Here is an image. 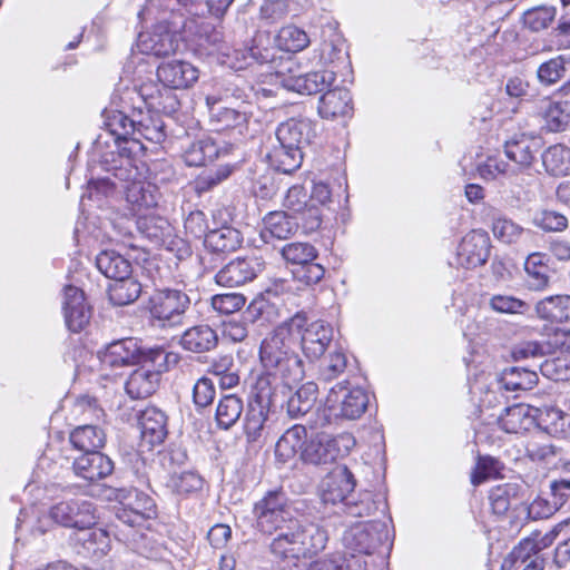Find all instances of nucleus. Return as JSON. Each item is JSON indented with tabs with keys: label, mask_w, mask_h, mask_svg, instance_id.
I'll return each instance as SVG.
<instances>
[{
	"label": "nucleus",
	"mask_w": 570,
	"mask_h": 570,
	"mask_svg": "<svg viewBox=\"0 0 570 570\" xmlns=\"http://www.w3.org/2000/svg\"><path fill=\"white\" fill-rule=\"evenodd\" d=\"M273 535L268 551L276 560L288 561L303 558L304 548L297 534V520Z\"/></svg>",
	"instance_id": "obj_25"
},
{
	"label": "nucleus",
	"mask_w": 570,
	"mask_h": 570,
	"mask_svg": "<svg viewBox=\"0 0 570 570\" xmlns=\"http://www.w3.org/2000/svg\"><path fill=\"white\" fill-rule=\"evenodd\" d=\"M50 519L62 527L78 531L96 523V509L91 501L83 498L63 499L49 510Z\"/></svg>",
	"instance_id": "obj_11"
},
{
	"label": "nucleus",
	"mask_w": 570,
	"mask_h": 570,
	"mask_svg": "<svg viewBox=\"0 0 570 570\" xmlns=\"http://www.w3.org/2000/svg\"><path fill=\"white\" fill-rule=\"evenodd\" d=\"M297 534L303 546V558L322 551L327 543L328 535L326 530L317 523L302 524L297 520Z\"/></svg>",
	"instance_id": "obj_48"
},
{
	"label": "nucleus",
	"mask_w": 570,
	"mask_h": 570,
	"mask_svg": "<svg viewBox=\"0 0 570 570\" xmlns=\"http://www.w3.org/2000/svg\"><path fill=\"white\" fill-rule=\"evenodd\" d=\"M557 10L554 7H537L524 12L523 22L532 31H541L554 20Z\"/></svg>",
	"instance_id": "obj_59"
},
{
	"label": "nucleus",
	"mask_w": 570,
	"mask_h": 570,
	"mask_svg": "<svg viewBox=\"0 0 570 570\" xmlns=\"http://www.w3.org/2000/svg\"><path fill=\"white\" fill-rule=\"evenodd\" d=\"M149 348L142 347L136 338L127 337L108 344L99 353V360L111 368L136 365L144 362Z\"/></svg>",
	"instance_id": "obj_18"
},
{
	"label": "nucleus",
	"mask_w": 570,
	"mask_h": 570,
	"mask_svg": "<svg viewBox=\"0 0 570 570\" xmlns=\"http://www.w3.org/2000/svg\"><path fill=\"white\" fill-rule=\"evenodd\" d=\"M277 145L267 154L268 161L277 171L291 174L303 161V150L315 137V124L307 118H291L281 122L275 131Z\"/></svg>",
	"instance_id": "obj_3"
},
{
	"label": "nucleus",
	"mask_w": 570,
	"mask_h": 570,
	"mask_svg": "<svg viewBox=\"0 0 570 570\" xmlns=\"http://www.w3.org/2000/svg\"><path fill=\"white\" fill-rule=\"evenodd\" d=\"M490 307L502 314H524L529 304L512 295H493L489 301Z\"/></svg>",
	"instance_id": "obj_64"
},
{
	"label": "nucleus",
	"mask_w": 570,
	"mask_h": 570,
	"mask_svg": "<svg viewBox=\"0 0 570 570\" xmlns=\"http://www.w3.org/2000/svg\"><path fill=\"white\" fill-rule=\"evenodd\" d=\"M292 318H299V330L295 331V343L298 340L304 355L309 360H318L324 355L334 338L333 326L322 320L307 322L302 314H296Z\"/></svg>",
	"instance_id": "obj_9"
},
{
	"label": "nucleus",
	"mask_w": 570,
	"mask_h": 570,
	"mask_svg": "<svg viewBox=\"0 0 570 570\" xmlns=\"http://www.w3.org/2000/svg\"><path fill=\"white\" fill-rule=\"evenodd\" d=\"M537 76L539 81L546 86L564 80L562 88L570 91V55H559L541 63Z\"/></svg>",
	"instance_id": "obj_37"
},
{
	"label": "nucleus",
	"mask_w": 570,
	"mask_h": 570,
	"mask_svg": "<svg viewBox=\"0 0 570 570\" xmlns=\"http://www.w3.org/2000/svg\"><path fill=\"white\" fill-rule=\"evenodd\" d=\"M311 38L305 30L294 24L282 27L276 37V47L285 52H299L308 47Z\"/></svg>",
	"instance_id": "obj_52"
},
{
	"label": "nucleus",
	"mask_w": 570,
	"mask_h": 570,
	"mask_svg": "<svg viewBox=\"0 0 570 570\" xmlns=\"http://www.w3.org/2000/svg\"><path fill=\"white\" fill-rule=\"evenodd\" d=\"M110 173L125 184L122 188L132 216L141 215L142 209H150L158 204V188L149 181L137 179L138 173L128 180L120 179L114 171Z\"/></svg>",
	"instance_id": "obj_22"
},
{
	"label": "nucleus",
	"mask_w": 570,
	"mask_h": 570,
	"mask_svg": "<svg viewBox=\"0 0 570 570\" xmlns=\"http://www.w3.org/2000/svg\"><path fill=\"white\" fill-rule=\"evenodd\" d=\"M262 257L250 255L236 257L224 265L215 275V282L224 287H238L253 282L264 269Z\"/></svg>",
	"instance_id": "obj_12"
},
{
	"label": "nucleus",
	"mask_w": 570,
	"mask_h": 570,
	"mask_svg": "<svg viewBox=\"0 0 570 570\" xmlns=\"http://www.w3.org/2000/svg\"><path fill=\"white\" fill-rule=\"evenodd\" d=\"M205 246L215 253L236 250L242 244L240 233L232 226L208 230L204 239Z\"/></svg>",
	"instance_id": "obj_46"
},
{
	"label": "nucleus",
	"mask_w": 570,
	"mask_h": 570,
	"mask_svg": "<svg viewBox=\"0 0 570 570\" xmlns=\"http://www.w3.org/2000/svg\"><path fill=\"white\" fill-rule=\"evenodd\" d=\"M538 383V374L523 367H510L497 375L492 381L495 393L531 390Z\"/></svg>",
	"instance_id": "obj_29"
},
{
	"label": "nucleus",
	"mask_w": 570,
	"mask_h": 570,
	"mask_svg": "<svg viewBox=\"0 0 570 570\" xmlns=\"http://www.w3.org/2000/svg\"><path fill=\"white\" fill-rule=\"evenodd\" d=\"M246 304V297L239 293H224L213 295L212 308L222 315H229L240 311Z\"/></svg>",
	"instance_id": "obj_60"
},
{
	"label": "nucleus",
	"mask_w": 570,
	"mask_h": 570,
	"mask_svg": "<svg viewBox=\"0 0 570 570\" xmlns=\"http://www.w3.org/2000/svg\"><path fill=\"white\" fill-rule=\"evenodd\" d=\"M134 217L135 216L131 214L130 216L125 215L111 219L110 224L114 232L111 240L130 248H136V245L130 242L134 237V230L136 229V219H134Z\"/></svg>",
	"instance_id": "obj_62"
},
{
	"label": "nucleus",
	"mask_w": 570,
	"mask_h": 570,
	"mask_svg": "<svg viewBox=\"0 0 570 570\" xmlns=\"http://www.w3.org/2000/svg\"><path fill=\"white\" fill-rule=\"evenodd\" d=\"M296 384V382H287V380L263 370L253 384L252 393L254 399L249 403H259L261 405L271 406L273 397L278 390H291Z\"/></svg>",
	"instance_id": "obj_35"
},
{
	"label": "nucleus",
	"mask_w": 570,
	"mask_h": 570,
	"mask_svg": "<svg viewBox=\"0 0 570 570\" xmlns=\"http://www.w3.org/2000/svg\"><path fill=\"white\" fill-rule=\"evenodd\" d=\"M368 395L362 387H351L347 380L334 385L325 400L328 419L356 420L367 409Z\"/></svg>",
	"instance_id": "obj_7"
},
{
	"label": "nucleus",
	"mask_w": 570,
	"mask_h": 570,
	"mask_svg": "<svg viewBox=\"0 0 570 570\" xmlns=\"http://www.w3.org/2000/svg\"><path fill=\"white\" fill-rule=\"evenodd\" d=\"M72 471L78 478L96 482L112 473L114 462L99 450L85 452L73 456Z\"/></svg>",
	"instance_id": "obj_23"
},
{
	"label": "nucleus",
	"mask_w": 570,
	"mask_h": 570,
	"mask_svg": "<svg viewBox=\"0 0 570 570\" xmlns=\"http://www.w3.org/2000/svg\"><path fill=\"white\" fill-rule=\"evenodd\" d=\"M348 366V358L342 348H335L324 357L320 365L318 379L324 382H332L342 376Z\"/></svg>",
	"instance_id": "obj_55"
},
{
	"label": "nucleus",
	"mask_w": 570,
	"mask_h": 570,
	"mask_svg": "<svg viewBox=\"0 0 570 570\" xmlns=\"http://www.w3.org/2000/svg\"><path fill=\"white\" fill-rule=\"evenodd\" d=\"M567 527H570V518L559 522L554 528L546 533L534 532L530 538L523 539L518 547L512 550L513 559H527L530 553L538 554L539 551L553 543L557 535Z\"/></svg>",
	"instance_id": "obj_33"
},
{
	"label": "nucleus",
	"mask_w": 570,
	"mask_h": 570,
	"mask_svg": "<svg viewBox=\"0 0 570 570\" xmlns=\"http://www.w3.org/2000/svg\"><path fill=\"white\" fill-rule=\"evenodd\" d=\"M317 399V385L313 382L303 384L292 394L286 404V410L292 419H298L307 414L314 406Z\"/></svg>",
	"instance_id": "obj_50"
},
{
	"label": "nucleus",
	"mask_w": 570,
	"mask_h": 570,
	"mask_svg": "<svg viewBox=\"0 0 570 570\" xmlns=\"http://www.w3.org/2000/svg\"><path fill=\"white\" fill-rule=\"evenodd\" d=\"M106 135L94 144L92 155L99 159L106 171H114L120 179L128 180L137 174L132 157L144 149L141 139L160 144L166 138L165 124L153 110L142 107L132 110H104Z\"/></svg>",
	"instance_id": "obj_1"
},
{
	"label": "nucleus",
	"mask_w": 570,
	"mask_h": 570,
	"mask_svg": "<svg viewBox=\"0 0 570 570\" xmlns=\"http://www.w3.org/2000/svg\"><path fill=\"white\" fill-rule=\"evenodd\" d=\"M491 240L482 230H472L466 234L456 253V262L464 268H475L487 263L490 256Z\"/></svg>",
	"instance_id": "obj_21"
},
{
	"label": "nucleus",
	"mask_w": 570,
	"mask_h": 570,
	"mask_svg": "<svg viewBox=\"0 0 570 570\" xmlns=\"http://www.w3.org/2000/svg\"><path fill=\"white\" fill-rule=\"evenodd\" d=\"M281 255L287 263L301 266L315 261L318 253L309 243L295 242L284 245Z\"/></svg>",
	"instance_id": "obj_57"
},
{
	"label": "nucleus",
	"mask_w": 570,
	"mask_h": 570,
	"mask_svg": "<svg viewBox=\"0 0 570 570\" xmlns=\"http://www.w3.org/2000/svg\"><path fill=\"white\" fill-rule=\"evenodd\" d=\"M492 233L504 244L517 243L523 234V228L508 217H497L492 223Z\"/></svg>",
	"instance_id": "obj_61"
},
{
	"label": "nucleus",
	"mask_w": 570,
	"mask_h": 570,
	"mask_svg": "<svg viewBox=\"0 0 570 570\" xmlns=\"http://www.w3.org/2000/svg\"><path fill=\"white\" fill-rule=\"evenodd\" d=\"M61 309L67 328L73 333L82 331L91 317V309L83 291L73 285L63 287Z\"/></svg>",
	"instance_id": "obj_19"
},
{
	"label": "nucleus",
	"mask_w": 570,
	"mask_h": 570,
	"mask_svg": "<svg viewBox=\"0 0 570 570\" xmlns=\"http://www.w3.org/2000/svg\"><path fill=\"white\" fill-rule=\"evenodd\" d=\"M69 441L80 453L98 451L105 445L106 434L97 425L86 424L71 431Z\"/></svg>",
	"instance_id": "obj_44"
},
{
	"label": "nucleus",
	"mask_w": 570,
	"mask_h": 570,
	"mask_svg": "<svg viewBox=\"0 0 570 570\" xmlns=\"http://www.w3.org/2000/svg\"><path fill=\"white\" fill-rule=\"evenodd\" d=\"M136 46L140 53L160 58L177 50L178 38L167 22L160 21L150 30L139 32Z\"/></svg>",
	"instance_id": "obj_17"
},
{
	"label": "nucleus",
	"mask_w": 570,
	"mask_h": 570,
	"mask_svg": "<svg viewBox=\"0 0 570 570\" xmlns=\"http://www.w3.org/2000/svg\"><path fill=\"white\" fill-rule=\"evenodd\" d=\"M542 164L552 176H567L570 174V149L564 145L550 146L542 154Z\"/></svg>",
	"instance_id": "obj_53"
},
{
	"label": "nucleus",
	"mask_w": 570,
	"mask_h": 570,
	"mask_svg": "<svg viewBox=\"0 0 570 570\" xmlns=\"http://www.w3.org/2000/svg\"><path fill=\"white\" fill-rule=\"evenodd\" d=\"M190 305L189 296L178 288L156 289L149 297L148 311L160 327H174L183 324Z\"/></svg>",
	"instance_id": "obj_8"
},
{
	"label": "nucleus",
	"mask_w": 570,
	"mask_h": 570,
	"mask_svg": "<svg viewBox=\"0 0 570 570\" xmlns=\"http://www.w3.org/2000/svg\"><path fill=\"white\" fill-rule=\"evenodd\" d=\"M161 88L153 81L146 83H134L132 87L119 86L111 96L110 108L114 110H132L145 106L147 110L154 109V104L160 95Z\"/></svg>",
	"instance_id": "obj_14"
},
{
	"label": "nucleus",
	"mask_w": 570,
	"mask_h": 570,
	"mask_svg": "<svg viewBox=\"0 0 570 570\" xmlns=\"http://www.w3.org/2000/svg\"><path fill=\"white\" fill-rule=\"evenodd\" d=\"M389 541V529L384 521L371 520L350 527L343 535V544L353 552L372 554Z\"/></svg>",
	"instance_id": "obj_10"
},
{
	"label": "nucleus",
	"mask_w": 570,
	"mask_h": 570,
	"mask_svg": "<svg viewBox=\"0 0 570 570\" xmlns=\"http://www.w3.org/2000/svg\"><path fill=\"white\" fill-rule=\"evenodd\" d=\"M386 502L370 491H363L358 494H352L341 511L351 518H371L376 512H383Z\"/></svg>",
	"instance_id": "obj_34"
},
{
	"label": "nucleus",
	"mask_w": 570,
	"mask_h": 570,
	"mask_svg": "<svg viewBox=\"0 0 570 570\" xmlns=\"http://www.w3.org/2000/svg\"><path fill=\"white\" fill-rule=\"evenodd\" d=\"M299 318H289L268 333L259 345L262 368L287 382L299 383L304 377L303 361L296 352L295 331Z\"/></svg>",
	"instance_id": "obj_2"
},
{
	"label": "nucleus",
	"mask_w": 570,
	"mask_h": 570,
	"mask_svg": "<svg viewBox=\"0 0 570 570\" xmlns=\"http://www.w3.org/2000/svg\"><path fill=\"white\" fill-rule=\"evenodd\" d=\"M210 118L219 122L223 127H237L247 124L249 112L245 109L222 106L214 108Z\"/></svg>",
	"instance_id": "obj_63"
},
{
	"label": "nucleus",
	"mask_w": 570,
	"mask_h": 570,
	"mask_svg": "<svg viewBox=\"0 0 570 570\" xmlns=\"http://www.w3.org/2000/svg\"><path fill=\"white\" fill-rule=\"evenodd\" d=\"M219 150L210 137H204L191 142L184 154L185 163L190 167L206 165L218 157Z\"/></svg>",
	"instance_id": "obj_51"
},
{
	"label": "nucleus",
	"mask_w": 570,
	"mask_h": 570,
	"mask_svg": "<svg viewBox=\"0 0 570 570\" xmlns=\"http://www.w3.org/2000/svg\"><path fill=\"white\" fill-rule=\"evenodd\" d=\"M352 110V96L345 88L327 90L320 98L317 111L324 119L345 117Z\"/></svg>",
	"instance_id": "obj_31"
},
{
	"label": "nucleus",
	"mask_w": 570,
	"mask_h": 570,
	"mask_svg": "<svg viewBox=\"0 0 570 570\" xmlns=\"http://www.w3.org/2000/svg\"><path fill=\"white\" fill-rule=\"evenodd\" d=\"M322 35L323 40L314 51L317 65L326 66L341 60L344 56L345 47L343 36L332 26L324 28Z\"/></svg>",
	"instance_id": "obj_39"
},
{
	"label": "nucleus",
	"mask_w": 570,
	"mask_h": 570,
	"mask_svg": "<svg viewBox=\"0 0 570 570\" xmlns=\"http://www.w3.org/2000/svg\"><path fill=\"white\" fill-rule=\"evenodd\" d=\"M217 53L220 63L234 70H243L253 62L271 65V69L274 70L277 60L275 48H261L258 46L232 49L225 43H219Z\"/></svg>",
	"instance_id": "obj_15"
},
{
	"label": "nucleus",
	"mask_w": 570,
	"mask_h": 570,
	"mask_svg": "<svg viewBox=\"0 0 570 570\" xmlns=\"http://www.w3.org/2000/svg\"><path fill=\"white\" fill-rule=\"evenodd\" d=\"M218 336L209 325H196L184 332L180 337V345L184 350L193 353H206L217 346Z\"/></svg>",
	"instance_id": "obj_38"
},
{
	"label": "nucleus",
	"mask_w": 570,
	"mask_h": 570,
	"mask_svg": "<svg viewBox=\"0 0 570 570\" xmlns=\"http://www.w3.org/2000/svg\"><path fill=\"white\" fill-rule=\"evenodd\" d=\"M308 441L307 430L302 424H295L287 429L275 445V456L278 462L287 463L301 454Z\"/></svg>",
	"instance_id": "obj_30"
},
{
	"label": "nucleus",
	"mask_w": 570,
	"mask_h": 570,
	"mask_svg": "<svg viewBox=\"0 0 570 570\" xmlns=\"http://www.w3.org/2000/svg\"><path fill=\"white\" fill-rule=\"evenodd\" d=\"M142 285L131 274L124 278L114 279L108 288L109 299L114 305L125 306L134 303L140 296Z\"/></svg>",
	"instance_id": "obj_47"
},
{
	"label": "nucleus",
	"mask_w": 570,
	"mask_h": 570,
	"mask_svg": "<svg viewBox=\"0 0 570 570\" xmlns=\"http://www.w3.org/2000/svg\"><path fill=\"white\" fill-rule=\"evenodd\" d=\"M72 547L82 559L99 562L109 553L111 540L107 531L90 525L73 534Z\"/></svg>",
	"instance_id": "obj_20"
},
{
	"label": "nucleus",
	"mask_w": 570,
	"mask_h": 570,
	"mask_svg": "<svg viewBox=\"0 0 570 570\" xmlns=\"http://www.w3.org/2000/svg\"><path fill=\"white\" fill-rule=\"evenodd\" d=\"M525 284L530 291H544L550 283V268L541 253L530 254L524 262Z\"/></svg>",
	"instance_id": "obj_43"
},
{
	"label": "nucleus",
	"mask_w": 570,
	"mask_h": 570,
	"mask_svg": "<svg viewBox=\"0 0 570 570\" xmlns=\"http://www.w3.org/2000/svg\"><path fill=\"white\" fill-rule=\"evenodd\" d=\"M530 410V406L522 403L507 406L504 413L498 416V423L507 433L527 431L533 424V415Z\"/></svg>",
	"instance_id": "obj_45"
},
{
	"label": "nucleus",
	"mask_w": 570,
	"mask_h": 570,
	"mask_svg": "<svg viewBox=\"0 0 570 570\" xmlns=\"http://www.w3.org/2000/svg\"><path fill=\"white\" fill-rule=\"evenodd\" d=\"M98 271L110 279H119L132 274L129 259L115 249H102L96 256Z\"/></svg>",
	"instance_id": "obj_41"
},
{
	"label": "nucleus",
	"mask_w": 570,
	"mask_h": 570,
	"mask_svg": "<svg viewBox=\"0 0 570 570\" xmlns=\"http://www.w3.org/2000/svg\"><path fill=\"white\" fill-rule=\"evenodd\" d=\"M136 230L157 246L166 245L167 238L171 236L169 222L153 213L138 215L136 219Z\"/></svg>",
	"instance_id": "obj_42"
},
{
	"label": "nucleus",
	"mask_w": 570,
	"mask_h": 570,
	"mask_svg": "<svg viewBox=\"0 0 570 570\" xmlns=\"http://www.w3.org/2000/svg\"><path fill=\"white\" fill-rule=\"evenodd\" d=\"M282 58H277L274 71L277 81L283 88L301 95H316L332 86L336 79L333 70H321L307 72L298 76H285L284 70L279 68Z\"/></svg>",
	"instance_id": "obj_13"
},
{
	"label": "nucleus",
	"mask_w": 570,
	"mask_h": 570,
	"mask_svg": "<svg viewBox=\"0 0 570 570\" xmlns=\"http://www.w3.org/2000/svg\"><path fill=\"white\" fill-rule=\"evenodd\" d=\"M115 499L119 504H126L141 517V521L151 518L155 514L154 500L147 494L136 489H117Z\"/></svg>",
	"instance_id": "obj_49"
},
{
	"label": "nucleus",
	"mask_w": 570,
	"mask_h": 570,
	"mask_svg": "<svg viewBox=\"0 0 570 570\" xmlns=\"http://www.w3.org/2000/svg\"><path fill=\"white\" fill-rule=\"evenodd\" d=\"M199 77L195 66L184 60L163 62L157 68L158 80L167 88L185 89L193 86Z\"/></svg>",
	"instance_id": "obj_24"
},
{
	"label": "nucleus",
	"mask_w": 570,
	"mask_h": 570,
	"mask_svg": "<svg viewBox=\"0 0 570 570\" xmlns=\"http://www.w3.org/2000/svg\"><path fill=\"white\" fill-rule=\"evenodd\" d=\"M540 148L541 139L527 134L514 135L504 144L507 157L523 168L532 165Z\"/></svg>",
	"instance_id": "obj_28"
},
{
	"label": "nucleus",
	"mask_w": 570,
	"mask_h": 570,
	"mask_svg": "<svg viewBox=\"0 0 570 570\" xmlns=\"http://www.w3.org/2000/svg\"><path fill=\"white\" fill-rule=\"evenodd\" d=\"M167 487L175 493L187 494L200 490L203 479L193 471L173 473L167 481Z\"/></svg>",
	"instance_id": "obj_58"
},
{
	"label": "nucleus",
	"mask_w": 570,
	"mask_h": 570,
	"mask_svg": "<svg viewBox=\"0 0 570 570\" xmlns=\"http://www.w3.org/2000/svg\"><path fill=\"white\" fill-rule=\"evenodd\" d=\"M141 440L149 446L161 444L167 436V416L156 406H147L138 417Z\"/></svg>",
	"instance_id": "obj_27"
},
{
	"label": "nucleus",
	"mask_w": 570,
	"mask_h": 570,
	"mask_svg": "<svg viewBox=\"0 0 570 570\" xmlns=\"http://www.w3.org/2000/svg\"><path fill=\"white\" fill-rule=\"evenodd\" d=\"M355 445L354 438L348 433L332 436L327 433H315L303 448L299 459L306 464L326 465L346 456Z\"/></svg>",
	"instance_id": "obj_6"
},
{
	"label": "nucleus",
	"mask_w": 570,
	"mask_h": 570,
	"mask_svg": "<svg viewBox=\"0 0 570 570\" xmlns=\"http://www.w3.org/2000/svg\"><path fill=\"white\" fill-rule=\"evenodd\" d=\"M535 315L550 323L570 321V295H551L535 303Z\"/></svg>",
	"instance_id": "obj_36"
},
{
	"label": "nucleus",
	"mask_w": 570,
	"mask_h": 570,
	"mask_svg": "<svg viewBox=\"0 0 570 570\" xmlns=\"http://www.w3.org/2000/svg\"><path fill=\"white\" fill-rule=\"evenodd\" d=\"M116 184L109 177L90 180L88 183L86 193L82 194L80 204L85 208L87 202H92L98 208L105 204V199L111 196L115 191Z\"/></svg>",
	"instance_id": "obj_56"
},
{
	"label": "nucleus",
	"mask_w": 570,
	"mask_h": 570,
	"mask_svg": "<svg viewBox=\"0 0 570 570\" xmlns=\"http://www.w3.org/2000/svg\"><path fill=\"white\" fill-rule=\"evenodd\" d=\"M179 362V355L164 347H150L140 366L134 370L125 383L126 393L134 400L153 395L159 384L161 374L168 372Z\"/></svg>",
	"instance_id": "obj_4"
},
{
	"label": "nucleus",
	"mask_w": 570,
	"mask_h": 570,
	"mask_svg": "<svg viewBox=\"0 0 570 570\" xmlns=\"http://www.w3.org/2000/svg\"><path fill=\"white\" fill-rule=\"evenodd\" d=\"M298 229V222L288 216L286 212L276 210L268 213L263 219L261 237L265 243L271 239H287L295 235Z\"/></svg>",
	"instance_id": "obj_32"
},
{
	"label": "nucleus",
	"mask_w": 570,
	"mask_h": 570,
	"mask_svg": "<svg viewBox=\"0 0 570 570\" xmlns=\"http://www.w3.org/2000/svg\"><path fill=\"white\" fill-rule=\"evenodd\" d=\"M244 406L240 397L228 394L223 396L216 407V423L219 429H230L240 417Z\"/></svg>",
	"instance_id": "obj_54"
},
{
	"label": "nucleus",
	"mask_w": 570,
	"mask_h": 570,
	"mask_svg": "<svg viewBox=\"0 0 570 570\" xmlns=\"http://www.w3.org/2000/svg\"><path fill=\"white\" fill-rule=\"evenodd\" d=\"M505 180L507 183H502L499 191L500 197L505 205L512 208H519L524 203L530 202V187L534 181L533 175L511 170Z\"/></svg>",
	"instance_id": "obj_26"
},
{
	"label": "nucleus",
	"mask_w": 570,
	"mask_h": 570,
	"mask_svg": "<svg viewBox=\"0 0 570 570\" xmlns=\"http://www.w3.org/2000/svg\"><path fill=\"white\" fill-rule=\"evenodd\" d=\"M356 487L354 474L346 465H337L322 480L321 499L325 504L344 505Z\"/></svg>",
	"instance_id": "obj_16"
},
{
	"label": "nucleus",
	"mask_w": 570,
	"mask_h": 570,
	"mask_svg": "<svg viewBox=\"0 0 570 570\" xmlns=\"http://www.w3.org/2000/svg\"><path fill=\"white\" fill-rule=\"evenodd\" d=\"M269 407L259 403H249L244 419V431L248 442H257L269 434Z\"/></svg>",
	"instance_id": "obj_40"
},
{
	"label": "nucleus",
	"mask_w": 570,
	"mask_h": 570,
	"mask_svg": "<svg viewBox=\"0 0 570 570\" xmlns=\"http://www.w3.org/2000/svg\"><path fill=\"white\" fill-rule=\"evenodd\" d=\"M253 517L255 530L265 537L275 534L297 520L282 490L268 491L256 501L253 507Z\"/></svg>",
	"instance_id": "obj_5"
}]
</instances>
